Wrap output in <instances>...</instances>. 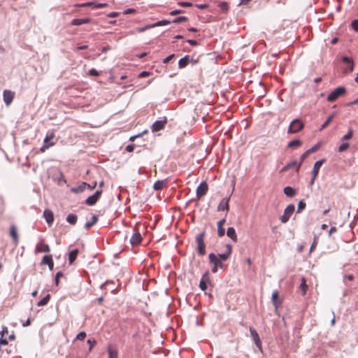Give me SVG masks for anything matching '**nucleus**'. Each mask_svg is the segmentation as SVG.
Here are the masks:
<instances>
[{
	"label": "nucleus",
	"mask_w": 358,
	"mask_h": 358,
	"mask_svg": "<svg viewBox=\"0 0 358 358\" xmlns=\"http://www.w3.org/2000/svg\"><path fill=\"white\" fill-rule=\"evenodd\" d=\"M205 232H202L196 235L195 241L196 243V250L199 255L203 256L206 255V245L204 243Z\"/></svg>",
	"instance_id": "nucleus-1"
},
{
	"label": "nucleus",
	"mask_w": 358,
	"mask_h": 358,
	"mask_svg": "<svg viewBox=\"0 0 358 358\" xmlns=\"http://www.w3.org/2000/svg\"><path fill=\"white\" fill-rule=\"evenodd\" d=\"M135 145L134 144H130L126 146L125 150L126 151L131 152H133L134 150Z\"/></svg>",
	"instance_id": "nucleus-52"
},
{
	"label": "nucleus",
	"mask_w": 358,
	"mask_h": 358,
	"mask_svg": "<svg viewBox=\"0 0 358 358\" xmlns=\"http://www.w3.org/2000/svg\"><path fill=\"white\" fill-rule=\"evenodd\" d=\"M141 241H142L141 235L140 232L138 231V230L135 228L134 229V234L130 238V243L133 246H134V245H137L140 244Z\"/></svg>",
	"instance_id": "nucleus-10"
},
{
	"label": "nucleus",
	"mask_w": 358,
	"mask_h": 358,
	"mask_svg": "<svg viewBox=\"0 0 358 358\" xmlns=\"http://www.w3.org/2000/svg\"><path fill=\"white\" fill-rule=\"evenodd\" d=\"M43 216L49 225L52 224L54 221L53 213L50 210H45Z\"/></svg>",
	"instance_id": "nucleus-19"
},
{
	"label": "nucleus",
	"mask_w": 358,
	"mask_h": 358,
	"mask_svg": "<svg viewBox=\"0 0 358 358\" xmlns=\"http://www.w3.org/2000/svg\"><path fill=\"white\" fill-rule=\"evenodd\" d=\"M271 300L275 310H277L282 303V299L279 297V292L277 290L273 292Z\"/></svg>",
	"instance_id": "nucleus-13"
},
{
	"label": "nucleus",
	"mask_w": 358,
	"mask_h": 358,
	"mask_svg": "<svg viewBox=\"0 0 358 358\" xmlns=\"http://www.w3.org/2000/svg\"><path fill=\"white\" fill-rule=\"evenodd\" d=\"M319 147L320 145L318 144L317 145H315L314 146H313L311 148L308 149V151L310 152V153H313V152H316L318 149H319Z\"/></svg>",
	"instance_id": "nucleus-54"
},
{
	"label": "nucleus",
	"mask_w": 358,
	"mask_h": 358,
	"mask_svg": "<svg viewBox=\"0 0 358 358\" xmlns=\"http://www.w3.org/2000/svg\"><path fill=\"white\" fill-rule=\"evenodd\" d=\"M350 145L348 143H343L338 147V152H342L347 150L349 148Z\"/></svg>",
	"instance_id": "nucleus-42"
},
{
	"label": "nucleus",
	"mask_w": 358,
	"mask_h": 358,
	"mask_svg": "<svg viewBox=\"0 0 358 358\" xmlns=\"http://www.w3.org/2000/svg\"><path fill=\"white\" fill-rule=\"evenodd\" d=\"M295 210V206L294 204L288 205L286 208L284 210L283 215L280 217V220L282 223H286L289 220L290 217L293 214Z\"/></svg>",
	"instance_id": "nucleus-5"
},
{
	"label": "nucleus",
	"mask_w": 358,
	"mask_h": 358,
	"mask_svg": "<svg viewBox=\"0 0 358 358\" xmlns=\"http://www.w3.org/2000/svg\"><path fill=\"white\" fill-rule=\"evenodd\" d=\"M225 234V230L223 227H217V234L220 237H222Z\"/></svg>",
	"instance_id": "nucleus-47"
},
{
	"label": "nucleus",
	"mask_w": 358,
	"mask_h": 358,
	"mask_svg": "<svg viewBox=\"0 0 358 358\" xmlns=\"http://www.w3.org/2000/svg\"><path fill=\"white\" fill-rule=\"evenodd\" d=\"M178 4L183 7H190L192 5V3H190V2H183V1L179 2Z\"/></svg>",
	"instance_id": "nucleus-58"
},
{
	"label": "nucleus",
	"mask_w": 358,
	"mask_h": 358,
	"mask_svg": "<svg viewBox=\"0 0 358 358\" xmlns=\"http://www.w3.org/2000/svg\"><path fill=\"white\" fill-rule=\"evenodd\" d=\"M187 20H188V17H187L185 16H180V17H176V19H174L172 21V22L179 24V23L183 22H187Z\"/></svg>",
	"instance_id": "nucleus-40"
},
{
	"label": "nucleus",
	"mask_w": 358,
	"mask_h": 358,
	"mask_svg": "<svg viewBox=\"0 0 358 358\" xmlns=\"http://www.w3.org/2000/svg\"><path fill=\"white\" fill-rule=\"evenodd\" d=\"M220 7L221 8V10L223 11V12H225L228 10L229 8V6H228V3H226V2H222L220 4Z\"/></svg>",
	"instance_id": "nucleus-48"
},
{
	"label": "nucleus",
	"mask_w": 358,
	"mask_h": 358,
	"mask_svg": "<svg viewBox=\"0 0 358 358\" xmlns=\"http://www.w3.org/2000/svg\"><path fill=\"white\" fill-rule=\"evenodd\" d=\"M175 56L174 54H172V55H170L169 56H168L167 57H166L164 61H163V63L164 64H167L168 62H169L171 61V59L172 58H173Z\"/></svg>",
	"instance_id": "nucleus-55"
},
{
	"label": "nucleus",
	"mask_w": 358,
	"mask_h": 358,
	"mask_svg": "<svg viewBox=\"0 0 358 358\" xmlns=\"http://www.w3.org/2000/svg\"><path fill=\"white\" fill-rule=\"evenodd\" d=\"M62 276H63V273L61 271H59V272L57 273L56 276H55V284H56V285H59V278L62 277Z\"/></svg>",
	"instance_id": "nucleus-50"
},
{
	"label": "nucleus",
	"mask_w": 358,
	"mask_h": 358,
	"mask_svg": "<svg viewBox=\"0 0 358 358\" xmlns=\"http://www.w3.org/2000/svg\"><path fill=\"white\" fill-rule=\"evenodd\" d=\"M87 343L90 345V350H92V349L94 347V345L96 344V341L95 340L88 339L87 340Z\"/></svg>",
	"instance_id": "nucleus-53"
},
{
	"label": "nucleus",
	"mask_w": 358,
	"mask_h": 358,
	"mask_svg": "<svg viewBox=\"0 0 358 358\" xmlns=\"http://www.w3.org/2000/svg\"><path fill=\"white\" fill-rule=\"evenodd\" d=\"M166 180H157L155 182L153 188L155 190L163 189L166 186Z\"/></svg>",
	"instance_id": "nucleus-26"
},
{
	"label": "nucleus",
	"mask_w": 358,
	"mask_h": 358,
	"mask_svg": "<svg viewBox=\"0 0 358 358\" xmlns=\"http://www.w3.org/2000/svg\"><path fill=\"white\" fill-rule=\"evenodd\" d=\"M55 133L53 131H48L45 139L44 143H50L49 142L55 138Z\"/></svg>",
	"instance_id": "nucleus-38"
},
{
	"label": "nucleus",
	"mask_w": 358,
	"mask_h": 358,
	"mask_svg": "<svg viewBox=\"0 0 358 358\" xmlns=\"http://www.w3.org/2000/svg\"><path fill=\"white\" fill-rule=\"evenodd\" d=\"M166 123H167V118L166 117H164L162 119H161L159 120L155 121L151 127L152 131L157 132V131H161L162 129H163L164 128Z\"/></svg>",
	"instance_id": "nucleus-7"
},
{
	"label": "nucleus",
	"mask_w": 358,
	"mask_h": 358,
	"mask_svg": "<svg viewBox=\"0 0 358 358\" xmlns=\"http://www.w3.org/2000/svg\"><path fill=\"white\" fill-rule=\"evenodd\" d=\"M306 203L303 201V200H301L298 203V208H297V213H300L301 211L305 209L306 208Z\"/></svg>",
	"instance_id": "nucleus-41"
},
{
	"label": "nucleus",
	"mask_w": 358,
	"mask_h": 358,
	"mask_svg": "<svg viewBox=\"0 0 358 358\" xmlns=\"http://www.w3.org/2000/svg\"><path fill=\"white\" fill-rule=\"evenodd\" d=\"M150 75V73L148 72V71H142L140 74H139V77L140 78H145V77H147Z\"/></svg>",
	"instance_id": "nucleus-64"
},
{
	"label": "nucleus",
	"mask_w": 358,
	"mask_h": 358,
	"mask_svg": "<svg viewBox=\"0 0 358 358\" xmlns=\"http://www.w3.org/2000/svg\"><path fill=\"white\" fill-rule=\"evenodd\" d=\"M227 235L234 242H237V235L236 233V230L234 227H229L227 231Z\"/></svg>",
	"instance_id": "nucleus-24"
},
{
	"label": "nucleus",
	"mask_w": 358,
	"mask_h": 358,
	"mask_svg": "<svg viewBox=\"0 0 358 358\" xmlns=\"http://www.w3.org/2000/svg\"><path fill=\"white\" fill-rule=\"evenodd\" d=\"M50 299V295L47 294L44 298H43L41 301H39L37 303L38 306H43L46 305Z\"/></svg>",
	"instance_id": "nucleus-35"
},
{
	"label": "nucleus",
	"mask_w": 358,
	"mask_h": 358,
	"mask_svg": "<svg viewBox=\"0 0 358 358\" xmlns=\"http://www.w3.org/2000/svg\"><path fill=\"white\" fill-rule=\"evenodd\" d=\"M285 194L289 197H292L296 194V191L291 187H285L283 189Z\"/></svg>",
	"instance_id": "nucleus-31"
},
{
	"label": "nucleus",
	"mask_w": 358,
	"mask_h": 358,
	"mask_svg": "<svg viewBox=\"0 0 358 358\" xmlns=\"http://www.w3.org/2000/svg\"><path fill=\"white\" fill-rule=\"evenodd\" d=\"M89 74L90 76H99V72L95 69H90L89 71Z\"/></svg>",
	"instance_id": "nucleus-51"
},
{
	"label": "nucleus",
	"mask_w": 358,
	"mask_h": 358,
	"mask_svg": "<svg viewBox=\"0 0 358 358\" xmlns=\"http://www.w3.org/2000/svg\"><path fill=\"white\" fill-rule=\"evenodd\" d=\"M10 236L12 238L14 245L16 246L19 243V238L17 234V229L15 225L12 224L10 227Z\"/></svg>",
	"instance_id": "nucleus-14"
},
{
	"label": "nucleus",
	"mask_w": 358,
	"mask_h": 358,
	"mask_svg": "<svg viewBox=\"0 0 358 358\" xmlns=\"http://www.w3.org/2000/svg\"><path fill=\"white\" fill-rule=\"evenodd\" d=\"M301 166V162H297L296 161H294L291 163L287 164L286 166L282 168L281 172H286L290 169L296 168L298 171Z\"/></svg>",
	"instance_id": "nucleus-15"
},
{
	"label": "nucleus",
	"mask_w": 358,
	"mask_h": 358,
	"mask_svg": "<svg viewBox=\"0 0 358 358\" xmlns=\"http://www.w3.org/2000/svg\"><path fill=\"white\" fill-rule=\"evenodd\" d=\"M337 231V229L336 227H331L329 231V235L331 236L333 233H335Z\"/></svg>",
	"instance_id": "nucleus-62"
},
{
	"label": "nucleus",
	"mask_w": 358,
	"mask_h": 358,
	"mask_svg": "<svg viewBox=\"0 0 358 358\" xmlns=\"http://www.w3.org/2000/svg\"><path fill=\"white\" fill-rule=\"evenodd\" d=\"M250 332L251 337L252 338L256 345L257 347L260 348L261 347V341H260L259 334L257 332V331L254 328L250 327Z\"/></svg>",
	"instance_id": "nucleus-16"
},
{
	"label": "nucleus",
	"mask_w": 358,
	"mask_h": 358,
	"mask_svg": "<svg viewBox=\"0 0 358 358\" xmlns=\"http://www.w3.org/2000/svg\"><path fill=\"white\" fill-rule=\"evenodd\" d=\"M227 250L226 252L217 255L219 259H220L221 262L227 260L231 254V246L230 245H227Z\"/></svg>",
	"instance_id": "nucleus-23"
},
{
	"label": "nucleus",
	"mask_w": 358,
	"mask_h": 358,
	"mask_svg": "<svg viewBox=\"0 0 358 358\" xmlns=\"http://www.w3.org/2000/svg\"><path fill=\"white\" fill-rule=\"evenodd\" d=\"M352 136H353V131H352V129H350L349 131L348 132V134H345V136H343V137L342 138V140H343V141L349 140V139L352 138Z\"/></svg>",
	"instance_id": "nucleus-44"
},
{
	"label": "nucleus",
	"mask_w": 358,
	"mask_h": 358,
	"mask_svg": "<svg viewBox=\"0 0 358 358\" xmlns=\"http://www.w3.org/2000/svg\"><path fill=\"white\" fill-rule=\"evenodd\" d=\"M183 13V10H174L170 12L171 15H176Z\"/></svg>",
	"instance_id": "nucleus-56"
},
{
	"label": "nucleus",
	"mask_w": 358,
	"mask_h": 358,
	"mask_svg": "<svg viewBox=\"0 0 358 358\" xmlns=\"http://www.w3.org/2000/svg\"><path fill=\"white\" fill-rule=\"evenodd\" d=\"M42 264H47L50 270L53 269L54 262L51 255H45L43 257Z\"/></svg>",
	"instance_id": "nucleus-22"
},
{
	"label": "nucleus",
	"mask_w": 358,
	"mask_h": 358,
	"mask_svg": "<svg viewBox=\"0 0 358 358\" xmlns=\"http://www.w3.org/2000/svg\"><path fill=\"white\" fill-rule=\"evenodd\" d=\"M302 145V142L299 139H295L289 142L287 147L289 148H296Z\"/></svg>",
	"instance_id": "nucleus-28"
},
{
	"label": "nucleus",
	"mask_w": 358,
	"mask_h": 358,
	"mask_svg": "<svg viewBox=\"0 0 358 358\" xmlns=\"http://www.w3.org/2000/svg\"><path fill=\"white\" fill-rule=\"evenodd\" d=\"M208 259L210 263L213 264V267L212 268L213 273H216L219 267L221 268H223V265L220 261V259H219V257L214 253L209 254Z\"/></svg>",
	"instance_id": "nucleus-4"
},
{
	"label": "nucleus",
	"mask_w": 358,
	"mask_h": 358,
	"mask_svg": "<svg viewBox=\"0 0 358 358\" xmlns=\"http://www.w3.org/2000/svg\"><path fill=\"white\" fill-rule=\"evenodd\" d=\"M98 220V217L96 215H93L92 217L91 222H88L85 224V227L87 229H90L92 227Z\"/></svg>",
	"instance_id": "nucleus-39"
},
{
	"label": "nucleus",
	"mask_w": 358,
	"mask_h": 358,
	"mask_svg": "<svg viewBox=\"0 0 358 358\" xmlns=\"http://www.w3.org/2000/svg\"><path fill=\"white\" fill-rule=\"evenodd\" d=\"M87 188V182H83L76 187L71 188V192L75 194H78L85 191Z\"/></svg>",
	"instance_id": "nucleus-18"
},
{
	"label": "nucleus",
	"mask_w": 358,
	"mask_h": 358,
	"mask_svg": "<svg viewBox=\"0 0 358 358\" xmlns=\"http://www.w3.org/2000/svg\"><path fill=\"white\" fill-rule=\"evenodd\" d=\"M66 221L71 224H75L77 222V216L74 214H69L66 217Z\"/></svg>",
	"instance_id": "nucleus-36"
},
{
	"label": "nucleus",
	"mask_w": 358,
	"mask_h": 358,
	"mask_svg": "<svg viewBox=\"0 0 358 358\" xmlns=\"http://www.w3.org/2000/svg\"><path fill=\"white\" fill-rule=\"evenodd\" d=\"M229 198L223 199L218 205L217 210H227V212L229 210Z\"/></svg>",
	"instance_id": "nucleus-17"
},
{
	"label": "nucleus",
	"mask_w": 358,
	"mask_h": 358,
	"mask_svg": "<svg viewBox=\"0 0 358 358\" xmlns=\"http://www.w3.org/2000/svg\"><path fill=\"white\" fill-rule=\"evenodd\" d=\"M208 186L206 182H202L196 189V196L198 199H201L208 192Z\"/></svg>",
	"instance_id": "nucleus-9"
},
{
	"label": "nucleus",
	"mask_w": 358,
	"mask_h": 358,
	"mask_svg": "<svg viewBox=\"0 0 358 358\" xmlns=\"http://www.w3.org/2000/svg\"><path fill=\"white\" fill-rule=\"evenodd\" d=\"M50 250L48 245L40 242L37 244L36 251V252H49Z\"/></svg>",
	"instance_id": "nucleus-20"
},
{
	"label": "nucleus",
	"mask_w": 358,
	"mask_h": 358,
	"mask_svg": "<svg viewBox=\"0 0 358 358\" xmlns=\"http://www.w3.org/2000/svg\"><path fill=\"white\" fill-rule=\"evenodd\" d=\"M8 344V341L6 338H3V337L1 336L0 338V345H5Z\"/></svg>",
	"instance_id": "nucleus-60"
},
{
	"label": "nucleus",
	"mask_w": 358,
	"mask_h": 358,
	"mask_svg": "<svg viewBox=\"0 0 358 358\" xmlns=\"http://www.w3.org/2000/svg\"><path fill=\"white\" fill-rule=\"evenodd\" d=\"M299 288L301 289L302 295L304 296L306 294L308 289V285H306V280L305 278H301V282Z\"/></svg>",
	"instance_id": "nucleus-32"
},
{
	"label": "nucleus",
	"mask_w": 358,
	"mask_h": 358,
	"mask_svg": "<svg viewBox=\"0 0 358 358\" xmlns=\"http://www.w3.org/2000/svg\"><path fill=\"white\" fill-rule=\"evenodd\" d=\"M187 42L190 44L191 45H193V46H195L198 43H197V41H195V40H192V39H188L187 41Z\"/></svg>",
	"instance_id": "nucleus-61"
},
{
	"label": "nucleus",
	"mask_w": 358,
	"mask_h": 358,
	"mask_svg": "<svg viewBox=\"0 0 358 358\" xmlns=\"http://www.w3.org/2000/svg\"><path fill=\"white\" fill-rule=\"evenodd\" d=\"M86 333L85 331H81L76 336V339L79 341H83L86 338Z\"/></svg>",
	"instance_id": "nucleus-45"
},
{
	"label": "nucleus",
	"mask_w": 358,
	"mask_h": 358,
	"mask_svg": "<svg viewBox=\"0 0 358 358\" xmlns=\"http://www.w3.org/2000/svg\"><path fill=\"white\" fill-rule=\"evenodd\" d=\"M78 254V249H75V250H72V251H71L69 252V262L70 264H72L74 262V261L77 258Z\"/></svg>",
	"instance_id": "nucleus-27"
},
{
	"label": "nucleus",
	"mask_w": 358,
	"mask_h": 358,
	"mask_svg": "<svg viewBox=\"0 0 358 358\" xmlns=\"http://www.w3.org/2000/svg\"><path fill=\"white\" fill-rule=\"evenodd\" d=\"M208 278L206 274L203 276L199 282V287L201 290L205 291L207 289V281Z\"/></svg>",
	"instance_id": "nucleus-33"
},
{
	"label": "nucleus",
	"mask_w": 358,
	"mask_h": 358,
	"mask_svg": "<svg viewBox=\"0 0 358 358\" xmlns=\"http://www.w3.org/2000/svg\"><path fill=\"white\" fill-rule=\"evenodd\" d=\"M326 159H320V160H318L317 161L315 164H314V166H313V171H312V179L310 180V185H313L315 179L317 178V176H318V173H319V171L322 166V165L325 162Z\"/></svg>",
	"instance_id": "nucleus-6"
},
{
	"label": "nucleus",
	"mask_w": 358,
	"mask_h": 358,
	"mask_svg": "<svg viewBox=\"0 0 358 358\" xmlns=\"http://www.w3.org/2000/svg\"><path fill=\"white\" fill-rule=\"evenodd\" d=\"M3 96L6 105L9 106L12 103L15 97V92L10 90H6L3 91Z\"/></svg>",
	"instance_id": "nucleus-12"
},
{
	"label": "nucleus",
	"mask_w": 358,
	"mask_h": 358,
	"mask_svg": "<svg viewBox=\"0 0 358 358\" xmlns=\"http://www.w3.org/2000/svg\"><path fill=\"white\" fill-rule=\"evenodd\" d=\"M108 358H118V351L111 346L108 348Z\"/></svg>",
	"instance_id": "nucleus-30"
},
{
	"label": "nucleus",
	"mask_w": 358,
	"mask_h": 358,
	"mask_svg": "<svg viewBox=\"0 0 358 358\" xmlns=\"http://www.w3.org/2000/svg\"><path fill=\"white\" fill-rule=\"evenodd\" d=\"M189 62V56H185L179 60L178 66L180 69L185 68V66H187L188 65Z\"/></svg>",
	"instance_id": "nucleus-29"
},
{
	"label": "nucleus",
	"mask_w": 358,
	"mask_h": 358,
	"mask_svg": "<svg viewBox=\"0 0 358 358\" xmlns=\"http://www.w3.org/2000/svg\"><path fill=\"white\" fill-rule=\"evenodd\" d=\"M96 185H97L96 182H94L92 185L87 183V188L92 190V189H95V187H96Z\"/></svg>",
	"instance_id": "nucleus-59"
},
{
	"label": "nucleus",
	"mask_w": 358,
	"mask_h": 358,
	"mask_svg": "<svg viewBox=\"0 0 358 358\" xmlns=\"http://www.w3.org/2000/svg\"><path fill=\"white\" fill-rule=\"evenodd\" d=\"M101 193H102V190H96V192L93 195L90 196L85 200V203L87 206L94 205L97 202V201L99 199V198L101 197Z\"/></svg>",
	"instance_id": "nucleus-8"
},
{
	"label": "nucleus",
	"mask_w": 358,
	"mask_h": 358,
	"mask_svg": "<svg viewBox=\"0 0 358 358\" xmlns=\"http://www.w3.org/2000/svg\"><path fill=\"white\" fill-rule=\"evenodd\" d=\"M342 61L347 64V66L344 69L343 71L345 73L352 72L354 69V62L352 59L345 56L342 57Z\"/></svg>",
	"instance_id": "nucleus-11"
},
{
	"label": "nucleus",
	"mask_w": 358,
	"mask_h": 358,
	"mask_svg": "<svg viewBox=\"0 0 358 358\" xmlns=\"http://www.w3.org/2000/svg\"><path fill=\"white\" fill-rule=\"evenodd\" d=\"M351 26L355 31H358V20H354L351 23Z\"/></svg>",
	"instance_id": "nucleus-49"
},
{
	"label": "nucleus",
	"mask_w": 358,
	"mask_h": 358,
	"mask_svg": "<svg viewBox=\"0 0 358 358\" xmlns=\"http://www.w3.org/2000/svg\"><path fill=\"white\" fill-rule=\"evenodd\" d=\"M303 127H304V124L302 122V121L299 119H295L291 122V124L288 128L287 133L288 134L298 133L300 131H301L303 129Z\"/></svg>",
	"instance_id": "nucleus-3"
},
{
	"label": "nucleus",
	"mask_w": 358,
	"mask_h": 358,
	"mask_svg": "<svg viewBox=\"0 0 358 358\" xmlns=\"http://www.w3.org/2000/svg\"><path fill=\"white\" fill-rule=\"evenodd\" d=\"M170 23H171V21H169V20H163L157 22L155 24H150V27H159V26L169 24Z\"/></svg>",
	"instance_id": "nucleus-37"
},
{
	"label": "nucleus",
	"mask_w": 358,
	"mask_h": 358,
	"mask_svg": "<svg viewBox=\"0 0 358 358\" xmlns=\"http://www.w3.org/2000/svg\"><path fill=\"white\" fill-rule=\"evenodd\" d=\"M310 152L308 150H306V152H304L301 155V157H300V162H301V164L303 163V162L306 159V158L310 155Z\"/></svg>",
	"instance_id": "nucleus-46"
},
{
	"label": "nucleus",
	"mask_w": 358,
	"mask_h": 358,
	"mask_svg": "<svg viewBox=\"0 0 358 358\" xmlns=\"http://www.w3.org/2000/svg\"><path fill=\"white\" fill-rule=\"evenodd\" d=\"M54 145H55L54 142H51L50 143H44L43 145L41 148L40 150L42 152H44L47 149H48L50 147H51Z\"/></svg>",
	"instance_id": "nucleus-43"
},
{
	"label": "nucleus",
	"mask_w": 358,
	"mask_h": 358,
	"mask_svg": "<svg viewBox=\"0 0 358 358\" xmlns=\"http://www.w3.org/2000/svg\"><path fill=\"white\" fill-rule=\"evenodd\" d=\"M334 117H335V113H332L331 115H330L328 117V118L326 120V121L321 126L320 130L324 129V128L328 127V125L331 123V122L333 120Z\"/></svg>",
	"instance_id": "nucleus-34"
},
{
	"label": "nucleus",
	"mask_w": 358,
	"mask_h": 358,
	"mask_svg": "<svg viewBox=\"0 0 358 358\" xmlns=\"http://www.w3.org/2000/svg\"><path fill=\"white\" fill-rule=\"evenodd\" d=\"M108 6L107 3H95V2H86V3H84L81 5V6H83V7H88V6H92L93 8H105Z\"/></svg>",
	"instance_id": "nucleus-21"
},
{
	"label": "nucleus",
	"mask_w": 358,
	"mask_h": 358,
	"mask_svg": "<svg viewBox=\"0 0 358 358\" xmlns=\"http://www.w3.org/2000/svg\"><path fill=\"white\" fill-rule=\"evenodd\" d=\"M346 93V89L344 87H338L334 90L327 96V100L329 102L335 101L338 97L345 95Z\"/></svg>",
	"instance_id": "nucleus-2"
},
{
	"label": "nucleus",
	"mask_w": 358,
	"mask_h": 358,
	"mask_svg": "<svg viewBox=\"0 0 358 358\" xmlns=\"http://www.w3.org/2000/svg\"><path fill=\"white\" fill-rule=\"evenodd\" d=\"M8 333V329L6 327H3L1 331V336L3 337L6 334Z\"/></svg>",
	"instance_id": "nucleus-57"
},
{
	"label": "nucleus",
	"mask_w": 358,
	"mask_h": 358,
	"mask_svg": "<svg viewBox=\"0 0 358 358\" xmlns=\"http://www.w3.org/2000/svg\"><path fill=\"white\" fill-rule=\"evenodd\" d=\"M119 15V13L117 12H111L108 14V17H116Z\"/></svg>",
	"instance_id": "nucleus-63"
},
{
	"label": "nucleus",
	"mask_w": 358,
	"mask_h": 358,
	"mask_svg": "<svg viewBox=\"0 0 358 358\" xmlns=\"http://www.w3.org/2000/svg\"><path fill=\"white\" fill-rule=\"evenodd\" d=\"M91 22L90 18H83V19H73L71 21L72 25H81L84 24H87Z\"/></svg>",
	"instance_id": "nucleus-25"
}]
</instances>
